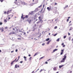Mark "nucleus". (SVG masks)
Here are the masks:
<instances>
[{"label": "nucleus", "mask_w": 73, "mask_h": 73, "mask_svg": "<svg viewBox=\"0 0 73 73\" xmlns=\"http://www.w3.org/2000/svg\"><path fill=\"white\" fill-rule=\"evenodd\" d=\"M63 58L62 59L61 61H60L61 62H64L65 61L66 58V54H65L63 56Z\"/></svg>", "instance_id": "f257e3e1"}, {"label": "nucleus", "mask_w": 73, "mask_h": 73, "mask_svg": "<svg viewBox=\"0 0 73 73\" xmlns=\"http://www.w3.org/2000/svg\"><path fill=\"white\" fill-rule=\"evenodd\" d=\"M20 3L21 4H22V5H25L27 6L28 5V4H27V3H26L24 2L21 1Z\"/></svg>", "instance_id": "f03ea898"}, {"label": "nucleus", "mask_w": 73, "mask_h": 73, "mask_svg": "<svg viewBox=\"0 0 73 73\" xmlns=\"http://www.w3.org/2000/svg\"><path fill=\"white\" fill-rule=\"evenodd\" d=\"M52 8V7H51L50 8H49V7H47V9L48 11H50L51 10Z\"/></svg>", "instance_id": "7ed1b4c3"}, {"label": "nucleus", "mask_w": 73, "mask_h": 73, "mask_svg": "<svg viewBox=\"0 0 73 73\" xmlns=\"http://www.w3.org/2000/svg\"><path fill=\"white\" fill-rule=\"evenodd\" d=\"M64 49L61 50V52L60 53V55H62V54H63V53H64Z\"/></svg>", "instance_id": "20e7f679"}, {"label": "nucleus", "mask_w": 73, "mask_h": 73, "mask_svg": "<svg viewBox=\"0 0 73 73\" xmlns=\"http://www.w3.org/2000/svg\"><path fill=\"white\" fill-rule=\"evenodd\" d=\"M58 50V49H55L54 50H53V53H54V52H56V51H57Z\"/></svg>", "instance_id": "39448f33"}, {"label": "nucleus", "mask_w": 73, "mask_h": 73, "mask_svg": "<svg viewBox=\"0 0 73 73\" xmlns=\"http://www.w3.org/2000/svg\"><path fill=\"white\" fill-rule=\"evenodd\" d=\"M64 65H62L60 66H59V68H62V67H63V66H64Z\"/></svg>", "instance_id": "423d86ee"}, {"label": "nucleus", "mask_w": 73, "mask_h": 73, "mask_svg": "<svg viewBox=\"0 0 73 73\" xmlns=\"http://www.w3.org/2000/svg\"><path fill=\"white\" fill-rule=\"evenodd\" d=\"M41 16H39L38 17L39 20H40V21H41L42 20L41 19Z\"/></svg>", "instance_id": "0eeeda50"}, {"label": "nucleus", "mask_w": 73, "mask_h": 73, "mask_svg": "<svg viewBox=\"0 0 73 73\" xmlns=\"http://www.w3.org/2000/svg\"><path fill=\"white\" fill-rule=\"evenodd\" d=\"M53 70L54 71H56V70H57V68H56V67H55L54 68H53Z\"/></svg>", "instance_id": "6e6552de"}, {"label": "nucleus", "mask_w": 73, "mask_h": 73, "mask_svg": "<svg viewBox=\"0 0 73 73\" xmlns=\"http://www.w3.org/2000/svg\"><path fill=\"white\" fill-rule=\"evenodd\" d=\"M38 53H39L38 52H36L35 54V55H34V56H36V55H37Z\"/></svg>", "instance_id": "1a4fd4ad"}, {"label": "nucleus", "mask_w": 73, "mask_h": 73, "mask_svg": "<svg viewBox=\"0 0 73 73\" xmlns=\"http://www.w3.org/2000/svg\"><path fill=\"white\" fill-rule=\"evenodd\" d=\"M35 11H33L29 12L30 15H33V13H32V12H34Z\"/></svg>", "instance_id": "9d476101"}, {"label": "nucleus", "mask_w": 73, "mask_h": 73, "mask_svg": "<svg viewBox=\"0 0 73 73\" xmlns=\"http://www.w3.org/2000/svg\"><path fill=\"white\" fill-rule=\"evenodd\" d=\"M51 40H50L49 41H48L47 43V45H48V44H49V43H50V41H51Z\"/></svg>", "instance_id": "9b49d317"}, {"label": "nucleus", "mask_w": 73, "mask_h": 73, "mask_svg": "<svg viewBox=\"0 0 73 73\" xmlns=\"http://www.w3.org/2000/svg\"><path fill=\"white\" fill-rule=\"evenodd\" d=\"M23 17V14H22V16H21V18L22 19H23V20H24V19H25V17Z\"/></svg>", "instance_id": "f8f14e48"}, {"label": "nucleus", "mask_w": 73, "mask_h": 73, "mask_svg": "<svg viewBox=\"0 0 73 73\" xmlns=\"http://www.w3.org/2000/svg\"><path fill=\"white\" fill-rule=\"evenodd\" d=\"M9 11H10V12L11 11H12V10H10L9 11H8L7 12V15H8V14H9V13H8L9 12Z\"/></svg>", "instance_id": "ddd939ff"}, {"label": "nucleus", "mask_w": 73, "mask_h": 73, "mask_svg": "<svg viewBox=\"0 0 73 73\" xmlns=\"http://www.w3.org/2000/svg\"><path fill=\"white\" fill-rule=\"evenodd\" d=\"M34 12H37V11H38V8L36 9L35 11H34Z\"/></svg>", "instance_id": "4468645a"}, {"label": "nucleus", "mask_w": 73, "mask_h": 73, "mask_svg": "<svg viewBox=\"0 0 73 73\" xmlns=\"http://www.w3.org/2000/svg\"><path fill=\"white\" fill-rule=\"evenodd\" d=\"M15 34V32H12V33H10L9 34V35H11V34H12V35H13V34Z\"/></svg>", "instance_id": "2eb2a0df"}, {"label": "nucleus", "mask_w": 73, "mask_h": 73, "mask_svg": "<svg viewBox=\"0 0 73 73\" xmlns=\"http://www.w3.org/2000/svg\"><path fill=\"white\" fill-rule=\"evenodd\" d=\"M44 57H45V56H43V57L40 58L39 59V60H41V59H42V58H44Z\"/></svg>", "instance_id": "dca6fc26"}, {"label": "nucleus", "mask_w": 73, "mask_h": 73, "mask_svg": "<svg viewBox=\"0 0 73 73\" xmlns=\"http://www.w3.org/2000/svg\"><path fill=\"white\" fill-rule=\"evenodd\" d=\"M72 29H73V27H70V29L69 30V31H71V30H72Z\"/></svg>", "instance_id": "f3484780"}, {"label": "nucleus", "mask_w": 73, "mask_h": 73, "mask_svg": "<svg viewBox=\"0 0 73 73\" xmlns=\"http://www.w3.org/2000/svg\"><path fill=\"white\" fill-rule=\"evenodd\" d=\"M15 68H17V64H16L15 65Z\"/></svg>", "instance_id": "a211bd4d"}, {"label": "nucleus", "mask_w": 73, "mask_h": 73, "mask_svg": "<svg viewBox=\"0 0 73 73\" xmlns=\"http://www.w3.org/2000/svg\"><path fill=\"white\" fill-rule=\"evenodd\" d=\"M49 38H47L46 40V41H49V40H50Z\"/></svg>", "instance_id": "6ab92c4d"}, {"label": "nucleus", "mask_w": 73, "mask_h": 73, "mask_svg": "<svg viewBox=\"0 0 73 73\" xmlns=\"http://www.w3.org/2000/svg\"><path fill=\"white\" fill-rule=\"evenodd\" d=\"M15 62V61H12L11 63V65H12V64H13V62Z\"/></svg>", "instance_id": "aec40b11"}, {"label": "nucleus", "mask_w": 73, "mask_h": 73, "mask_svg": "<svg viewBox=\"0 0 73 73\" xmlns=\"http://www.w3.org/2000/svg\"><path fill=\"white\" fill-rule=\"evenodd\" d=\"M4 31V28L3 27H2V30L1 32H3Z\"/></svg>", "instance_id": "412c9836"}, {"label": "nucleus", "mask_w": 73, "mask_h": 73, "mask_svg": "<svg viewBox=\"0 0 73 73\" xmlns=\"http://www.w3.org/2000/svg\"><path fill=\"white\" fill-rule=\"evenodd\" d=\"M28 21H29V23L30 24L31 23V20H30L29 21L28 20Z\"/></svg>", "instance_id": "4be33fe9"}, {"label": "nucleus", "mask_w": 73, "mask_h": 73, "mask_svg": "<svg viewBox=\"0 0 73 73\" xmlns=\"http://www.w3.org/2000/svg\"><path fill=\"white\" fill-rule=\"evenodd\" d=\"M60 41V38H58L57 39L56 41Z\"/></svg>", "instance_id": "5701e85b"}, {"label": "nucleus", "mask_w": 73, "mask_h": 73, "mask_svg": "<svg viewBox=\"0 0 73 73\" xmlns=\"http://www.w3.org/2000/svg\"><path fill=\"white\" fill-rule=\"evenodd\" d=\"M4 22H5V23H7V21L6 19H5L4 20Z\"/></svg>", "instance_id": "b1692460"}, {"label": "nucleus", "mask_w": 73, "mask_h": 73, "mask_svg": "<svg viewBox=\"0 0 73 73\" xmlns=\"http://www.w3.org/2000/svg\"><path fill=\"white\" fill-rule=\"evenodd\" d=\"M17 0H16L15 1V3L16 4H17Z\"/></svg>", "instance_id": "393cba45"}, {"label": "nucleus", "mask_w": 73, "mask_h": 73, "mask_svg": "<svg viewBox=\"0 0 73 73\" xmlns=\"http://www.w3.org/2000/svg\"><path fill=\"white\" fill-rule=\"evenodd\" d=\"M28 16L27 15L25 17V18H28Z\"/></svg>", "instance_id": "a878e982"}, {"label": "nucleus", "mask_w": 73, "mask_h": 73, "mask_svg": "<svg viewBox=\"0 0 73 73\" xmlns=\"http://www.w3.org/2000/svg\"><path fill=\"white\" fill-rule=\"evenodd\" d=\"M32 59V57H31L29 58V60H30V61H31V59Z\"/></svg>", "instance_id": "bb28decb"}, {"label": "nucleus", "mask_w": 73, "mask_h": 73, "mask_svg": "<svg viewBox=\"0 0 73 73\" xmlns=\"http://www.w3.org/2000/svg\"><path fill=\"white\" fill-rule=\"evenodd\" d=\"M57 26H55L54 27V29H57Z\"/></svg>", "instance_id": "cd10ccee"}, {"label": "nucleus", "mask_w": 73, "mask_h": 73, "mask_svg": "<svg viewBox=\"0 0 73 73\" xmlns=\"http://www.w3.org/2000/svg\"><path fill=\"white\" fill-rule=\"evenodd\" d=\"M66 37V36H64V38H65Z\"/></svg>", "instance_id": "c85d7f7f"}, {"label": "nucleus", "mask_w": 73, "mask_h": 73, "mask_svg": "<svg viewBox=\"0 0 73 73\" xmlns=\"http://www.w3.org/2000/svg\"><path fill=\"white\" fill-rule=\"evenodd\" d=\"M70 38H71V37H69L68 38V40H69L70 41Z\"/></svg>", "instance_id": "c756f323"}, {"label": "nucleus", "mask_w": 73, "mask_h": 73, "mask_svg": "<svg viewBox=\"0 0 73 73\" xmlns=\"http://www.w3.org/2000/svg\"><path fill=\"white\" fill-rule=\"evenodd\" d=\"M19 32H22V33H23V31H21V30H19Z\"/></svg>", "instance_id": "7c9ffc66"}, {"label": "nucleus", "mask_w": 73, "mask_h": 73, "mask_svg": "<svg viewBox=\"0 0 73 73\" xmlns=\"http://www.w3.org/2000/svg\"><path fill=\"white\" fill-rule=\"evenodd\" d=\"M38 3V1H36L35 2V4H37Z\"/></svg>", "instance_id": "2f4dec72"}, {"label": "nucleus", "mask_w": 73, "mask_h": 73, "mask_svg": "<svg viewBox=\"0 0 73 73\" xmlns=\"http://www.w3.org/2000/svg\"><path fill=\"white\" fill-rule=\"evenodd\" d=\"M57 35V34L56 33V34H55V35H54L53 36H56V35Z\"/></svg>", "instance_id": "473e14b6"}, {"label": "nucleus", "mask_w": 73, "mask_h": 73, "mask_svg": "<svg viewBox=\"0 0 73 73\" xmlns=\"http://www.w3.org/2000/svg\"><path fill=\"white\" fill-rule=\"evenodd\" d=\"M42 6V5H40V6H39L38 7V8H40V7H41Z\"/></svg>", "instance_id": "72a5a7b5"}, {"label": "nucleus", "mask_w": 73, "mask_h": 73, "mask_svg": "<svg viewBox=\"0 0 73 73\" xmlns=\"http://www.w3.org/2000/svg\"><path fill=\"white\" fill-rule=\"evenodd\" d=\"M23 57L25 59L27 58V57L26 56H24Z\"/></svg>", "instance_id": "f704fd0d"}, {"label": "nucleus", "mask_w": 73, "mask_h": 73, "mask_svg": "<svg viewBox=\"0 0 73 73\" xmlns=\"http://www.w3.org/2000/svg\"><path fill=\"white\" fill-rule=\"evenodd\" d=\"M2 24H3V23H2V22H0V25H2Z\"/></svg>", "instance_id": "c9c22d12"}, {"label": "nucleus", "mask_w": 73, "mask_h": 73, "mask_svg": "<svg viewBox=\"0 0 73 73\" xmlns=\"http://www.w3.org/2000/svg\"><path fill=\"white\" fill-rule=\"evenodd\" d=\"M5 29H8V27H5Z\"/></svg>", "instance_id": "e433bc0d"}, {"label": "nucleus", "mask_w": 73, "mask_h": 73, "mask_svg": "<svg viewBox=\"0 0 73 73\" xmlns=\"http://www.w3.org/2000/svg\"><path fill=\"white\" fill-rule=\"evenodd\" d=\"M45 45V43H43L42 44V46H44V45Z\"/></svg>", "instance_id": "4c0bfd02"}, {"label": "nucleus", "mask_w": 73, "mask_h": 73, "mask_svg": "<svg viewBox=\"0 0 73 73\" xmlns=\"http://www.w3.org/2000/svg\"><path fill=\"white\" fill-rule=\"evenodd\" d=\"M0 1H1V2H3L4 0H0Z\"/></svg>", "instance_id": "58836bf2"}, {"label": "nucleus", "mask_w": 73, "mask_h": 73, "mask_svg": "<svg viewBox=\"0 0 73 73\" xmlns=\"http://www.w3.org/2000/svg\"><path fill=\"white\" fill-rule=\"evenodd\" d=\"M42 71V69H41L40 70V72H41Z\"/></svg>", "instance_id": "ea45409f"}, {"label": "nucleus", "mask_w": 73, "mask_h": 73, "mask_svg": "<svg viewBox=\"0 0 73 73\" xmlns=\"http://www.w3.org/2000/svg\"><path fill=\"white\" fill-rule=\"evenodd\" d=\"M18 51V50H17V49L16 50L15 52H17Z\"/></svg>", "instance_id": "a19ab883"}, {"label": "nucleus", "mask_w": 73, "mask_h": 73, "mask_svg": "<svg viewBox=\"0 0 73 73\" xmlns=\"http://www.w3.org/2000/svg\"><path fill=\"white\" fill-rule=\"evenodd\" d=\"M68 36H70V33H68Z\"/></svg>", "instance_id": "79ce46f5"}, {"label": "nucleus", "mask_w": 73, "mask_h": 73, "mask_svg": "<svg viewBox=\"0 0 73 73\" xmlns=\"http://www.w3.org/2000/svg\"><path fill=\"white\" fill-rule=\"evenodd\" d=\"M14 50L12 51H11V53H13V52H14Z\"/></svg>", "instance_id": "37998d69"}, {"label": "nucleus", "mask_w": 73, "mask_h": 73, "mask_svg": "<svg viewBox=\"0 0 73 73\" xmlns=\"http://www.w3.org/2000/svg\"><path fill=\"white\" fill-rule=\"evenodd\" d=\"M19 59H18L15 61V62H17V61H18V60H19Z\"/></svg>", "instance_id": "c03bdc74"}, {"label": "nucleus", "mask_w": 73, "mask_h": 73, "mask_svg": "<svg viewBox=\"0 0 73 73\" xmlns=\"http://www.w3.org/2000/svg\"><path fill=\"white\" fill-rule=\"evenodd\" d=\"M65 45H63V47H65Z\"/></svg>", "instance_id": "a18cd8bd"}, {"label": "nucleus", "mask_w": 73, "mask_h": 73, "mask_svg": "<svg viewBox=\"0 0 73 73\" xmlns=\"http://www.w3.org/2000/svg\"><path fill=\"white\" fill-rule=\"evenodd\" d=\"M41 25H40L39 26V28H41Z\"/></svg>", "instance_id": "49530a36"}, {"label": "nucleus", "mask_w": 73, "mask_h": 73, "mask_svg": "<svg viewBox=\"0 0 73 73\" xmlns=\"http://www.w3.org/2000/svg\"><path fill=\"white\" fill-rule=\"evenodd\" d=\"M4 13L5 14H6V13H7V12L6 11H5Z\"/></svg>", "instance_id": "de8ad7c7"}, {"label": "nucleus", "mask_w": 73, "mask_h": 73, "mask_svg": "<svg viewBox=\"0 0 73 73\" xmlns=\"http://www.w3.org/2000/svg\"><path fill=\"white\" fill-rule=\"evenodd\" d=\"M40 23V22L38 21L36 23V24H38V23Z\"/></svg>", "instance_id": "09e8293b"}, {"label": "nucleus", "mask_w": 73, "mask_h": 73, "mask_svg": "<svg viewBox=\"0 0 73 73\" xmlns=\"http://www.w3.org/2000/svg\"><path fill=\"white\" fill-rule=\"evenodd\" d=\"M45 63H46V64H48V62H45Z\"/></svg>", "instance_id": "8fccbe9b"}, {"label": "nucleus", "mask_w": 73, "mask_h": 73, "mask_svg": "<svg viewBox=\"0 0 73 73\" xmlns=\"http://www.w3.org/2000/svg\"><path fill=\"white\" fill-rule=\"evenodd\" d=\"M29 57H30V56H31V55L30 54H29Z\"/></svg>", "instance_id": "3c124183"}, {"label": "nucleus", "mask_w": 73, "mask_h": 73, "mask_svg": "<svg viewBox=\"0 0 73 73\" xmlns=\"http://www.w3.org/2000/svg\"><path fill=\"white\" fill-rule=\"evenodd\" d=\"M57 5V3H55V5Z\"/></svg>", "instance_id": "603ef678"}, {"label": "nucleus", "mask_w": 73, "mask_h": 73, "mask_svg": "<svg viewBox=\"0 0 73 73\" xmlns=\"http://www.w3.org/2000/svg\"><path fill=\"white\" fill-rule=\"evenodd\" d=\"M20 62V63L22 64V63H23V61H21V62Z\"/></svg>", "instance_id": "864d4df0"}, {"label": "nucleus", "mask_w": 73, "mask_h": 73, "mask_svg": "<svg viewBox=\"0 0 73 73\" xmlns=\"http://www.w3.org/2000/svg\"><path fill=\"white\" fill-rule=\"evenodd\" d=\"M51 60V59L50 58V59H49L48 60H47V61H49V60Z\"/></svg>", "instance_id": "5fc2aeb1"}, {"label": "nucleus", "mask_w": 73, "mask_h": 73, "mask_svg": "<svg viewBox=\"0 0 73 73\" xmlns=\"http://www.w3.org/2000/svg\"><path fill=\"white\" fill-rule=\"evenodd\" d=\"M2 30V28H0V30L1 31Z\"/></svg>", "instance_id": "6e6d98bb"}, {"label": "nucleus", "mask_w": 73, "mask_h": 73, "mask_svg": "<svg viewBox=\"0 0 73 73\" xmlns=\"http://www.w3.org/2000/svg\"><path fill=\"white\" fill-rule=\"evenodd\" d=\"M69 19H67V22H68V21H69Z\"/></svg>", "instance_id": "4d7b16f0"}, {"label": "nucleus", "mask_w": 73, "mask_h": 73, "mask_svg": "<svg viewBox=\"0 0 73 73\" xmlns=\"http://www.w3.org/2000/svg\"><path fill=\"white\" fill-rule=\"evenodd\" d=\"M17 67H18V68H20V66H19V65H17Z\"/></svg>", "instance_id": "13d9d810"}, {"label": "nucleus", "mask_w": 73, "mask_h": 73, "mask_svg": "<svg viewBox=\"0 0 73 73\" xmlns=\"http://www.w3.org/2000/svg\"><path fill=\"white\" fill-rule=\"evenodd\" d=\"M45 6V5H43V8H44V6Z\"/></svg>", "instance_id": "bf43d9fd"}, {"label": "nucleus", "mask_w": 73, "mask_h": 73, "mask_svg": "<svg viewBox=\"0 0 73 73\" xmlns=\"http://www.w3.org/2000/svg\"><path fill=\"white\" fill-rule=\"evenodd\" d=\"M64 43H62V45H64Z\"/></svg>", "instance_id": "052dcab7"}, {"label": "nucleus", "mask_w": 73, "mask_h": 73, "mask_svg": "<svg viewBox=\"0 0 73 73\" xmlns=\"http://www.w3.org/2000/svg\"><path fill=\"white\" fill-rule=\"evenodd\" d=\"M32 13H33V14H34V13H35V12H32Z\"/></svg>", "instance_id": "680f3d73"}, {"label": "nucleus", "mask_w": 73, "mask_h": 73, "mask_svg": "<svg viewBox=\"0 0 73 73\" xmlns=\"http://www.w3.org/2000/svg\"><path fill=\"white\" fill-rule=\"evenodd\" d=\"M18 40H21V38H18Z\"/></svg>", "instance_id": "e2e57ef3"}, {"label": "nucleus", "mask_w": 73, "mask_h": 73, "mask_svg": "<svg viewBox=\"0 0 73 73\" xmlns=\"http://www.w3.org/2000/svg\"><path fill=\"white\" fill-rule=\"evenodd\" d=\"M26 33H24L23 35H26Z\"/></svg>", "instance_id": "0e129e2a"}, {"label": "nucleus", "mask_w": 73, "mask_h": 73, "mask_svg": "<svg viewBox=\"0 0 73 73\" xmlns=\"http://www.w3.org/2000/svg\"><path fill=\"white\" fill-rule=\"evenodd\" d=\"M16 60H17V58H16L15 60H14L15 61H16Z\"/></svg>", "instance_id": "69168bd1"}, {"label": "nucleus", "mask_w": 73, "mask_h": 73, "mask_svg": "<svg viewBox=\"0 0 73 73\" xmlns=\"http://www.w3.org/2000/svg\"><path fill=\"white\" fill-rule=\"evenodd\" d=\"M70 72V73H72V71H71Z\"/></svg>", "instance_id": "338daca9"}, {"label": "nucleus", "mask_w": 73, "mask_h": 73, "mask_svg": "<svg viewBox=\"0 0 73 73\" xmlns=\"http://www.w3.org/2000/svg\"><path fill=\"white\" fill-rule=\"evenodd\" d=\"M71 23V21H70V22H69V24H70Z\"/></svg>", "instance_id": "774afa93"}]
</instances>
